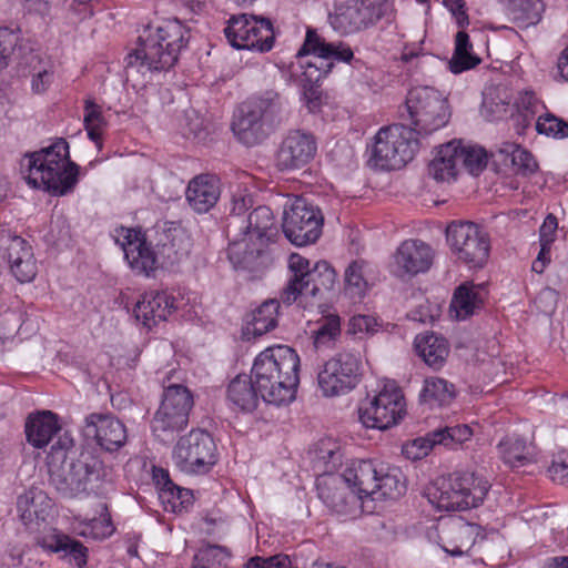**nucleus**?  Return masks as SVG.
I'll return each instance as SVG.
<instances>
[{
	"label": "nucleus",
	"instance_id": "nucleus-28",
	"mask_svg": "<svg viewBox=\"0 0 568 568\" xmlns=\"http://www.w3.org/2000/svg\"><path fill=\"white\" fill-rule=\"evenodd\" d=\"M59 430L58 416L50 410L29 415L24 425L27 442L34 448L45 447Z\"/></svg>",
	"mask_w": 568,
	"mask_h": 568
},
{
	"label": "nucleus",
	"instance_id": "nucleus-26",
	"mask_svg": "<svg viewBox=\"0 0 568 568\" xmlns=\"http://www.w3.org/2000/svg\"><path fill=\"white\" fill-rule=\"evenodd\" d=\"M219 179L213 174H200L193 178L186 189V200L197 213H206L220 197Z\"/></svg>",
	"mask_w": 568,
	"mask_h": 568
},
{
	"label": "nucleus",
	"instance_id": "nucleus-5",
	"mask_svg": "<svg viewBox=\"0 0 568 568\" xmlns=\"http://www.w3.org/2000/svg\"><path fill=\"white\" fill-rule=\"evenodd\" d=\"M27 158L28 184L53 196H63L75 187L80 168L70 160L69 143L63 138L55 139L49 146Z\"/></svg>",
	"mask_w": 568,
	"mask_h": 568
},
{
	"label": "nucleus",
	"instance_id": "nucleus-47",
	"mask_svg": "<svg viewBox=\"0 0 568 568\" xmlns=\"http://www.w3.org/2000/svg\"><path fill=\"white\" fill-rule=\"evenodd\" d=\"M337 280L335 270L326 261L315 263L308 275L311 286V296H315L322 292L334 288Z\"/></svg>",
	"mask_w": 568,
	"mask_h": 568
},
{
	"label": "nucleus",
	"instance_id": "nucleus-34",
	"mask_svg": "<svg viewBox=\"0 0 568 568\" xmlns=\"http://www.w3.org/2000/svg\"><path fill=\"white\" fill-rule=\"evenodd\" d=\"M481 59L473 52V43L465 31H458L455 37V49L448 62L449 71L459 74L464 71L476 68Z\"/></svg>",
	"mask_w": 568,
	"mask_h": 568
},
{
	"label": "nucleus",
	"instance_id": "nucleus-32",
	"mask_svg": "<svg viewBox=\"0 0 568 568\" xmlns=\"http://www.w3.org/2000/svg\"><path fill=\"white\" fill-rule=\"evenodd\" d=\"M456 141L442 145L437 155L428 164V175L437 182H450L457 176Z\"/></svg>",
	"mask_w": 568,
	"mask_h": 568
},
{
	"label": "nucleus",
	"instance_id": "nucleus-24",
	"mask_svg": "<svg viewBox=\"0 0 568 568\" xmlns=\"http://www.w3.org/2000/svg\"><path fill=\"white\" fill-rule=\"evenodd\" d=\"M281 123L280 104L273 98H258L251 109V143H261Z\"/></svg>",
	"mask_w": 568,
	"mask_h": 568
},
{
	"label": "nucleus",
	"instance_id": "nucleus-36",
	"mask_svg": "<svg viewBox=\"0 0 568 568\" xmlns=\"http://www.w3.org/2000/svg\"><path fill=\"white\" fill-rule=\"evenodd\" d=\"M455 397V386L448 381L432 376L424 379L419 392V402L433 406H443Z\"/></svg>",
	"mask_w": 568,
	"mask_h": 568
},
{
	"label": "nucleus",
	"instance_id": "nucleus-16",
	"mask_svg": "<svg viewBox=\"0 0 568 568\" xmlns=\"http://www.w3.org/2000/svg\"><path fill=\"white\" fill-rule=\"evenodd\" d=\"M385 16V4L374 0H351L329 14L332 28L341 34H354L373 28Z\"/></svg>",
	"mask_w": 568,
	"mask_h": 568
},
{
	"label": "nucleus",
	"instance_id": "nucleus-2",
	"mask_svg": "<svg viewBox=\"0 0 568 568\" xmlns=\"http://www.w3.org/2000/svg\"><path fill=\"white\" fill-rule=\"evenodd\" d=\"M300 356L290 346L262 351L251 366V390L266 404L284 406L296 397L300 384Z\"/></svg>",
	"mask_w": 568,
	"mask_h": 568
},
{
	"label": "nucleus",
	"instance_id": "nucleus-57",
	"mask_svg": "<svg viewBox=\"0 0 568 568\" xmlns=\"http://www.w3.org/2000/svg\"><path fill=\"white\" fill-rule=\"evenodd\" d=\"M246 196V187L242 190L239 184L237 190L232 192L231 201V216L243 217L244 225L241 226V231L244 235L248 233V216L245 215L247 211Z\"/></svg>",
	"mask_w": 568,
	"mask_h": 568
},
{
	"label": "nucleus",
	"instance_id": "nucleus-39",
	"mask_svg": "<svg viewBox=\"0 0 568 568\" xmlns=\"http://www.w3.org/2000/svg\"><path fill=\"white\" fill-rule=\"evenodd\" d=\"M275 44V31L268 18L251 14V51L270 52Z\"/></svg>",
	"mask_w": 568,
	"mask_h": 568
},
{
	"label": "nucleus",
	"instance_id": "nucleus-43",
	"mask_svg": "<svg viewBox=\"0 0 568 568\" xmlns=\"http://www.w3.org/2000/svg\"><path fill=\"white\" fill-rule=\"evenodd\" d=\"M498 452L503 460L510 467H520L530 460V454L525 439L508 436L498 444Z\"/></svg>",
	"mask_w": 568,
	"mask_h": 568
},
{
	"label": "nucleus",
	"instance_id": "nucleus-45",
	"mask_svg": "<svg viewBox=\"0 0 568 568\" xmlns=\"http://www.w3.org/2000/svg\"><path fill=\"white\" fill-rule=\"evenodd\" d=\"M84 128L88 136L97 144L99 150L102 149V131L106 125L105 119L102 114L101 106L98 105L91 98L84 101Z\"/></svg>",
	"mask_w": 568,
	"mask_h": 568
},
{
	"label": "nucleus",
	"instance_id": "nucleus-48",
	"mask_svg": "<svg viewBox=\"0 0 568 568\" xmlns=\"http://www.w3.org/2000/svg\"><path fill=\"white\" fill-rule=\"evenodd\" d=\"M224 34L234 49H248V16L242 13L231 17L224 29Z\"/></svg>",
	"mask_w": 568,
	"mask_h": 568
},
{
	"label": "nucleus",
	"instance_id": "nucleus-9",
	"mask_svg": "<svg viewBox=\"0 0 568 568\" xmlns=\"http://www.w3.org/2000/svg\"><path fill=\"white\" fill-rule=\"evenodd\" d=\"M280 229L272 210L251 211V280L261 278L274 264Z\"/></svg>",
	"mask_w": 568,
	"mask_h": 568
},
{
	"label": "nucleus",
	"instance_id": "nucleus-53",
	"mask_svg": "<svg viewBox=\"0 0 568 568\" xmlns=\"http://www.w3.org/2000/svg\"><path fill=\"white\" fill-rule=\"evenodd\" d=\"M230 128L239 142L248 143V104L242 102L233 111Z\"/></svg>",
	"mask_w": 568,
	"mask_h": 568
},
{
	"label": "nucleus",
	"instance_id": "nucleus-33",
	"mask_svg": "<svg viewBox=\"0 0 568 568\" xmlns=\"http://www.w3.org/2000/svg\"><path fill=\"white\" fill-rule=\"evenodd\" d=\"M375 498L397 499L406 491V479L399 467L379 465Z\"/></svg>",
	"mask_w": 568,
	"mask_h": 568
},
{
	"label": "nucleus",
	"instance_id": "nucleus-61",
	"mask_svg": "<svg viewBox=\"0 0 568 568\" xmlns=\"http://www.w3.org/2000/svg\"><path fill=\"white\" fill-rule=\"evenodd\" d=\"M548 473L555 483L568 486V454L559 455L554 459Z\"/></svg>",
	"mask_w": 568,
	"mask_h": 568
},
{
	"label": "nucleus",
	"instance_id": "nucleus-14",
	"mask_svg": "<svg viewBox=\"0 0 568 568\" xmlns=\"http://www.w3.org/2000/svg\"><path fill=\"white\" fill-rule=\"evenodd\" d=\"M173 459L176 467L185 474H206L217 462L215 443L207 432L192 429L178 440Z\"/></svg>",
	"mask_w": 568,
	"mask_h": 568
},
{
	"label": "nucleus",
	"instance_id": "nucleus-50",
	"mask_svg": "<svg viewBox=\"0 0 568 568\" xmlns=\"http://www.w3.org/2000/svg\"><path fill=\"white\" fill-rule=\"evenodd\" d=\"M536 130L539 134L554 139L568 138V122L550 112L539 115Z\"/></svg>",
	"mask_w": 568,
	"mask_h": 568
},
{
	"label": "nucleus",
	"instance_id": "nucleus-17",
	"mask_svg": "<svg viewBox=\"0 0 568 568\" xmlns=\"http://www.w3.org/2000/svg\"><path fill=\"white\" fill-rule=\"evenodd\" d=\"M317 496L336 516L352 519L361 514L362 501L352 490L344 477L337 474H324L316 479Z\"/></svg>",
	"mask_w": 568,
	"mask_h": 568
},
{
	"label": "nucleus",
	"instance_id": "nucleus-41",
	"mask_svg": "<svg viewBox=\"0 0 568 568\" xmlns=\"http://www.w3.org/2000/svg\"><path fill=\"white\" fill-rule=\"evenodd\" d=\"M280 302L275 298L263 302L253 313L251 334L262 336L277 326Z\"/></svg>",
	"mask_w": 568,
	"mask_h": 568
},
{
	"label": "nucleus",
	"instance_id": "nucleus-44",
	"mask_svg": "<svg viewBox=\"0 0 568 568\" xmlns=\"http://www.w3.org/2000/svg\"><path fill=\"white\" fill-rule=\"evenodd\" d=\"M457 166H463L473 175H478L487 166L488 155L484 148L478 145H462L456 141Z\"/></svg>",
	"mask_w": 568,
	"mask_h": 568
},
{
	"label": "nucleus",
	"instance_id": "nucleus-12",
	"mask_svg": "<svg viewBox=\"0 0 568 568\" xmlns=\"http://www.w3.org/2000/svg\"><path fill=\"white\" fill-rule=\"evenodd\" d=\"M323 223L321 209L307 199L296 196L285 206L282 229L292 244L305 246L320 239Z\"/></svg>",
	"mask_w": 568,
	"mask_h": 568
},
{
	"label": "nucleus",
	"instance_id": "nucleus-6",
	"mask_svg": "<svg viewBox=\"0 0 568 568\" xmlns=\"http://www.w3.org/2000/svg\"><path fill=\"white\" fill-rule=\"evenodd\" d=\"M490 487V481L483 474L455 471L430 483L424 496L439 511H463L480 506Z\"/></svg>",
	"mask_w": 568,
	"mask_h": 568
},
{
	"label": "nucleus",
	"instance_id": "nucleus-18",
	"mask_svg": "<svg viewBox=\"0 0 568 568\" xmlns=\"http://www.w3.org/2000/svg\"><path fill=\"white\" fill-rule=\"evenodd\" d=\"M0 254L8 261L11 273L20 283H29L37 275V263L32 247L9 230L0 231Z\"/></svg>",
	"mask_w": 568,
	"mask_h": 568
},
{
	"label": "nucleus",
	"instance_id": "nucleus-38",
	"mask_svg": "<svg viewBox=\"0 0 568 568\" xmlns=\"http://www.w3.org/2000/svg\"><path fill=\"white\" fill-rule=\"evenodd\" d=\"M483 305V296L479 286L471 283L459 285L453 296L450 307L456 311V316L465 320L473 315Z\"/></svg>",
	"mask_w": 568,
	"mask_h": 568
},
{
	"label": "nucleus",
	"instance_id": "nucleus-31",
	"mask_svg": "<svg viewBox=\"0 0 568 568\" xmlns=\"http://www.w3.org/2000/svg\"><path fill=\"white\" fill-rule=\"evenodd\" d=\"M20 65L29 69L32 93L43 94L49 90L54 75L53 64L49 60L43 59L34 51H30L23 57Z\"/></svg>",
	"mask_w": 568,
	"mask_h": 568
},
{
	"label": "nucleus",
	"instance_id": "nucleus-54",
	"mask_svg": "<svg viewBox=\"0 0 568 568\" xmlns=\"http://www.w3.org/2000/svg\"><path fill=\"white\" fill-rule=\"evenodd\" d=\"M304 294L311 295L308 278L291 275L288 282L281 292V300L284 304L292 305Z\"/></svg>",
	"mask_w": 568,
	"mask_h": 568
},
{
	"label": "nucleus",
	"instance_id": "nucleus-40",
	"mask_svg": "<svg viewBox=\"0 0 568 568\" xmlns=\"http://www.w3.org/2000/svg\"><path fill=\"white\" fill-rule=\"evenodd\" d=\"M471 436V428L463 424L429 432L425 440L428 443V447L443 445L448 448H455L469 440Z\"/></svg>",
	"mask_w": 568,
	"mask_h": 568
},
{
	"label": "nucleus",
	"instance_id": "nucleus-58",
	"mask_svg": "<svg viewBox=\"0 0 568 568\" xmlns=\"http://www.w3.org/2000/svg\"><path fill=\"white\" fill-rule=\"evenodd\" d=\"M229 260L236 270H245L248 264V241L245 237L233 240L229 246Z\"/></svg>",
	"mask_w": 568,
	"mask_h": 568
},
{
	"label": "nucleus",
	"instance_id": "nucleus-19",
	"mask_svg": "<svg viewBox=\"0 0 568 568\" xmlns=\"http://www.w3.org/2000/svg\"><path fill=\"white\" fill-rule=\"evenodd\" d=\"M84 432L105 452L113 453L126 443V428L110 414L92 413L85 417Z\"/></svg>",
	"mask_w": 568,
	"mask_h": 568
},
{
	"label": "nucleus",
	"instance_id": "nucleus-46",
	"mask_svg": "<svg viewBox=\"0 0 568 568\" xmlns=\"http://www.w3.org/2000/svg\"><path fill=\"white\" fill-rule=\"evenodd\" d=\"M341 317L337 314H328L317 321V327L313 331L314 346L316 348L331 347L341 336Z\"/></svg>",
	"mask_w": 568,
	"mask_h": 568
},
{
	"label": "nucleus",
	"instance_id": "nucleus-56",
	"mask_svg": "<svg viewBox=\"0 0 568 568\" xmlns=\"http://www.w3.org/2000/svg\"><path fill=\"white\" fill-rule=\"evenodd\" d=\"M19 41V36L8 28H0V70L9 65Z\"/></svg>",
	"mask_w": 568,
	"mask_h": 568
},
{
	"label": "nucleus",
	"instance_id": "nucleus-59",
	"mask_svg": "<svg viewBox=\"0 0 568 568\" xmlns=\"http://www.w3.org/2000/svg\"><path fill=\"white\" fill-rule=\"evenodd\" d=\"M324 69H327V63H329L327 60L334 59L339 62L348 63L354 58V52L352 48L344 43V42H328L327 45L324 48Z\"/></svg>",
	"mask_w": 568,
	"mask_h": 568
},
{
	"label": "nucleus",
	"instance_id": "nucleus-51",
	"mask_svg": "<svg viewBox=\"0 0 568 568\" xmlns=\"http://www.w3.org/2000/svg\"><path fill=\"white\" fill-rule=\"evenodd\" d=\"M364 261H353L346 267L344 273V281L346 291L354 296H362L367 287V282L364 276Z\"/></svg>",
	"mask_w": 568,
	"mask_h": 568
},
{
	"label": "nucleus",
	"instance_id": "nucleus-60",
	"mask_svg": "<svg viewBox=\"0 0 568 568\" xmlns=\"http://www.w3.org/2000/svg\"><path fill=\"white\" fill-rule=\"evenodd\" d=\"M378 326L374 316L358 314L349 320L346 333L349 335L374 334Z\"/></svg>",
	"mask_w": 568,
	"mask_h": 568
},
{
	"label": "nucleus",
	"instance_id": "nucleus-22",
	"mask_svg": "<svg viewBox=\"0 0 568 568\" xmlns=\"http://www.w3.org/2000/svg\"><path fill=\"white\" fill-rule=\"evenodd\" d=\"M176 310L175 298L165 292H148L133 308L134 317L143 326L151 328Z\"/></svg>",
	"mask_w": 568,
	"mask_h": 568
},
{
	"label": "nucleus",
	"instance_id": "nucleus-27",
	"mask_svg": "<svg viewBox=\"0 0 568 568\" xmlns=\"http://www.w3.org/2000/svg\"><path fill=\"white\" fill-rule=\"evenodd\" d=\"M328 42H325L316 32V30L312 28H307L306 36L303 45L300 48L297 53L295 54L296 59H302L305 55L313 53L316 55L315 61H308L305 64H302L304 68L303 77H305L308 81H320L323 77H325L332 69L333 63H327V69H324V47L327 45Z\"/></svg>",
	"mask_w": 568,
	"mask_h": 568
},
{
	"label": "nucleus",
	"instance_id": "nucleus-30",
	"mask_svg": "<svg viewBox=\"0 0 568 568\" xmlns=\"http://www.w3.org/2000/svg\"><path fill=\"white\" fill-rule=\"evenodd\" d=\"M415 348L424 362L434 369H439L444 365L449 353L447 341L433 332L417 335Z\"/></svg>",
	"mask_w": 568,
	"mask_h": 568
},
{
	"label": "nucleus",
	"instance_id": "nucleus-62",
	"mask_svg": "<svg viewBox=\"0 0 568 568\" xmlns=\"http://www.w3.org/2000/svg\"><path fill=\"white\" fill-rule=\"evenodd\" d=\"M304 81L308 84H304V98L306 101V106L311 112H317L322 105V91L320 87L316 84L318 81H308L305 77H303Z\"/></svg>",
	"mask_w": 568,
	"mask_h": 568
},
{
	"label": "nucleus",
	"instance_id": "nucleus-55",
	"mask_svg": "<svg viewBox=\"0 0 568 568\" xmlns=\"http://www.w3.org/2000/svg\"><path fill=\"white\" fill-rule=\"evenodd\" d=\"M83 528L80 535L93 539H104L113 532L111 519L106 516L100 518H92L82 524Z\"/></svg>",
	"mask_w": 568,
	"mask_h": 568
},
{
	"label": "nucleus",
	"instance_id": "nucleus-11",
	"mask_svg": "<svg viewBox=\"0 0 568 568\" xmlns=\"http://www.w3.org/2000/svg\"><path fill=\"white\" fill-rule=\"evenodd\" d=\"M447 242L458 261L481 268L489 257L490 237L478 224L454 221L446 229Z\"/></svg>",
	"mask_w": 568,
	"mask_h": 568
},
{
	"label": "nucleus",
	"instance_id": "nucleus-15",
	"mask_svg": "<svg viewBox=\"0 0 568 568\" xmlns=\"http://www.w3.org/2000/svg\"><path fill=\"white\" fill-rule=\"evenodd\" d=\"M193 405V395L186 386L172 384L164 387L161 405L152 422L153 433L161 437L183 430Z\"/></svg>",
	"mask_w": 568,
	"mask_h": 568
},
{
	"label": "nucleus",
	"instance_id": "nucleus-35",
	"mask_svg": "<svg viewBox=\"0 0 568 568\" xmlns=\"http://www.w3.org/2000/svg\"><path fill=\"white\" fill-rule=\"evenodd\" d=\"M475 526L465 523H457L446 528L447 544L442 547L445 552L453 557L467 554L475 544Z\"/></svg>",
	"mask_w": 568,
	"mask_h": 568
},
{
	"label": "nucleus",
	"instance_id": "nucleus-4",
	"mask_svg": "<svg viewBox=\"0 0 568 568\" xmlns=\"http://www.w3.org/2000/svg\"><path fill=\"white\" fill-rule=\"evenodd\" d=\"M139 47L126 57V68L145 71H168L179 59L189 41V30L178 19L163 20L139 38Z\"/></svg>",
	"mask_w": 568,
	"mask_h": 568
},
{
	"label": "nucleus",
	"instance_id": "nucleus-29",
	"mask_svg": "<svg viewBox=\"0 0 568 568\" xmlns=\"http://www.w3.org/2000/svg\"><path fill=\"white\" fill-rule=\"evenodd\" d=\"M37 545L49 552L62 554L63 557L73 559L78 567L87 565L88 548L79 540L54 531L37 540Z\"/></svg>",
	"mask_w": 568,
	"mask_h": 568
},
{
	"label": "nucleus",
	"instance_id": "nucleus-37",
	"mask_svg": "<svg viewBox=\"0 0 568 568\" xmlns=\"http://www.w3.org/2000/svg\"><path fill=\"white\" fill-rule=\"evenodd\" d=\"M498 154L503 156L505 163L508 160L510 161L515 173L518 175L529 176L538 170V163L534 155L516 143L503 142L498 149Z\"/></svg>",
	"mask_w": 568,
	"mask_h": 568
},
{
	"label": "nucleus",
	"instance_id": "nucleus-21",
	"mask_svg": "<svg viewBox=\"0 0 568 568\" xmlns=\"http://www.w3.org/2000/svg\"><path fill=\"white\" fill-rule=\"evenodd\" d=\"M53 509L52 499L41 489L31 488L17 499V511L29 530H38L47 523Z\"/></svg>",
	"mask_w": 568,
	"mask_h": 568
},
{
	"label": "nucleus",
	"instance_id": "nucleus-7",
	"mask_svg": "<svg viewBox=\"0 0 568 568\" xmlns=\"http://www.w3.org/2000/svg\"><path fill=\"white\" fill-rule=\"evenodd\" d=\"M407 120L415 136H427L444 128L450 119L448 101L432 87H416L405 100Z\"/></svg>",
	"mask_w": 568,
	"mask_h": 568
},
{
	"label": "nucleus",
	"instance_id": "nucleus-20",
	"mask_svg": "<svg viewBox=\"0 0 568 568\" xmlns=\"http://www.w3.org/2000/svg\"><path fill=\"white\" fill-rule=\"evenodd\" d=\"M316 141L311 133L290 131L277 152V166L281 170H294L306 165L315 156Z\"/></svg>",
	"mask_w": 568,
	"mask_h": 568
},
{
	"label": "nucleus",
	"instance_id": "nucleus-8",
	"mask_svg": "<svg viewBox=\"0 0 568 568\" xmlns=\"http://www.w3.org/2000/svg\"><path fill=\"white\" fill-rule=\"evenodd\" d=\"M419 149L418 138L405 124L382 128L375 135L371 161L382 170H399Z\"/></svg>",
	"mask_w": 568,
	"mask_h": 568
},
{
	"label": "nucleus",
	"instance_id": "nucleus-23",
	"mask_svg": "<svg viewBox=\"0 0 568 568\" xmlns=\"http://www.w3.org/2000/svg\"><path fill=\"white\" fill-rule=\"evenodd\" d=\"M432 247L420 240L404 241L395 253V264L403 274L416 275L428 271L433 263Z\"/></svg>",
	"mask_w": 568,
	"mask_h": 568
},
{
	"label": "nucleus",
	"instance_id": "nucleus-42",
	"mask_svg": "<svg viewBox=\"0 0 568 568\" xmlns=\"http://www.w3.org/2000/svg\"><path fill=\"white\" fill-rule=\"evenodd\" d=\"M541 0H510L509 14L520 29L535 26L540 20Z\"/></svg>",
	"mask_w": 568,
	"mask_h": 568
},
{
	"label": "nucleus",
	"instance_id": "nucleus-63",
	"mask_svg": "<svg viewBox=\"0 0 568 568\" xmlns=\"http://www.w3.org/2000/svg\"><path fill=\"white\" fill-rule=\"evenodd\" d=\"M288 268L293 276L308 278V275L312 272L310 267V261L304 256L292 253L288 257Z\"/></svg>",
	"mask_w": 568,
	"mask_h": 568
},
{
	"label": "nucleus",
	"instance_id": "nucleus-25",
	"mask_svg": "<svg viewBox=\"0 0 568 568\" xmlns=\"http://www.w3.org/2000/svg\"><path fill=\"white\" fill-rule=\"evenodd\" d=\"M378 473L379 466L372 460H357L353 462L341 476L362 501L364 497L375 498Z\"/></svg>",
	"mask_w": 568,
	"mask_h": 568
},
{
	"label": "nucleus",
	"instance_id": "nucleus-1",
	"mask_svg": "<svg viewBox=\"0 0 568 568\" xmlns=\"http://www.w3.org/2000/svg\"><path fill=\"white\" fill-rule=\"evenodd\" d=\"M114 240L123 250L131 268L145 275L156 270L159 258L166 265L181 263L187 258L193 245L189 232L175 222H165L162 226H156L155 251L140 229L116 227Z\"/></svg>",
	"mask_w": 568,
	"mask_h": 568
},
{
	"label": "nucleus",
	"instance_id": "nucleus-64",
	"mask_svg": "<svg viewBox=\"0 0 568 568\" xmlns=\"http://www.w3.org/2000/svg\"><path fill=\"white\" fill-rule=\"evenodd\" d=\"M558 229L557 217L548 214L539 229V242L554 243Z\"/></svg>",
	"mask_w": 568,
	"mask_h": 568
},
{
	"label": "nucleus",
	"instance_id": "nucleus-52",
	"mask_svg": "<svg viewBox=\"0 0 568 568\" xmlns=\"http://www.w3.org/2000/svg\"><path fill=\"white\" fill-rule=\"evenodd\" d=\"M230 555L220 546H207L201 549L195 556V565L200 567L226 568Z\"/></svg>",
	"mask_w": 568,
	"mask_h": 568
},
{
	"label": "nucleus",
	"instance_id": "nucleus-49",
	"mask_svg": "<svg viewBox=\"0 0 568 568\" xmlns=\"http://www.w3.org/2000/svg\"><path fill=\"white\" fill-rule=\"evenodd\" d=\"M227 400L236 412L246 413L248 404V376L236 375L229 384Z\"/></svg>",
	"mask_w": 568,
	"mask_h": 568
},
{
	"label": "nucleus",
	"instance_id": "nucleus-13",
	"mask_svg": "<svg viewBox=\"0 0 568 568\" xmlns=\"http://www.w3.org/2000/svg\"><path fill=\"white\" fill-rule=\"evenodd\" d=\"M361 376L362 351L345 348L325 362L317 381L325 396H338L354 389L361 382Z\"/></svg>",
	"mask_w": 568,
	"mask_h": 568
},
{
	"label": "nucleus",
	"instance_id": "nucleus-10",
	"mask_svg": "<svg viewBox=\"0 0 568 568\" xmlns=\"http://www.w3.org/2000/svg\"><path fill=\"white\" fill-rule=\"evenodd\" d=\"M359 420L366 428L379 430L398 425L407 414L404 393L395 382H387L377 394L358 408Z\"/></svg>",
	"mask_w": 568,
	"mask_h": 568
},
{
	"label": "nucleus",
	"instance_id": "nucleus-3",
	"mask_svg": "<svg viewBox=\"0 0 568 568\" xmlns=\"http://www.w3.org/2000/svg\"><path fill=\"white\" fill-rule=\"evenodd\" d=\"M67 458L68 453L61 440L51 446L47 456L50 483L65 497L84 493L109 476V468L91 449H82L77 456H71L65 467Z\"/></svg>",
	"mask_w": 568,
	"mask_h": 568
}]
</instances>
